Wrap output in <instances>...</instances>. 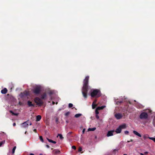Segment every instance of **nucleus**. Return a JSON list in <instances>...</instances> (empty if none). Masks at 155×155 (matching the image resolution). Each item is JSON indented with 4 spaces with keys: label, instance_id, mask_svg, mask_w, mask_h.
I'll return each instance as SVG.
<instances>
[{
    "label": "nucleus",
    "instance_id": "20",
    "mask_svg": "<svg viewBox=\"0 0 155 155\" xmlns=\"http://www.w3.org/2000/svg\"><path fill=\"white\" fill-rule=\"evenodd\" d=\"M13 115H14L15 116H17L18 114L17 113H14L13 111L11 110L9 111Z\"/></svg>",
    "mask_w": 155,
    "mask_h": 155
},
{
    "label": "nucleus",
    "instance_id": "33",
    "mask_svg": "<svg viewBox=\"0 0 155 155\" xmlns=\"http://www.w3.org/2000/svg\"><path fill=\"white\" fill-rule=\"evenodd\" d=\"M48 93L49 95H51L53 94V92L51 91H50L49 92H48Z\"/></svg>",
    "mask_w": 155,
    "mask_h": 155
},
{
    "label": "nucleus",
    "instance_id": "5",
    "mask_svg": "<svg viewBox=\"0 0 155 155\" xmlns=\"http://www.w3.org/2000/svg\"><path fill=\"white\" fill-rule=\"evenodd\" d=\"M139 117L141 119H147L148 117V114L147 113L143 112L141 113Z\"/></svg>",
    "mask_w": 155,
    "mask_h": 155
},
{
    "label": "nucleus",
    "instance_id": "2",
    "mask_svg": "<svg viewBox=\"0 0 155 155\" xmlns=\"http://www.w3.org/2000/svg\"><path fill=\"white\" fill-rule=\"evenodd\" d=\"M100 91L98 89L94 90L91 93V96L92 97L97 98L101 96Z\"/></svg>",
    "mask_w": 155,
    "mask_h": 155
},
{
    "label": "nucleus",
    "instance_id": "46",
    "mask_svg": "<svg viewBox=\"0 0 155 155\" xmlns=\"http://www.w3.org/2000/svg\"><path fill=\"white\" fill-rule=\"evenodd\" d=\"M140 155H144L143 153H140Z\"/></svg>",
    "mask_w": 155,
    "mask_h": 155
},
{
    "label": "nucleus",
    "instance_id": "13",
    "mask_svg": "<svg viewBox=\"0 0 155 155\" xmlns=\"http://www.w3.org/2000/svg\"><path fill=\"white\" fill-rule=\"evenodd\" d=\"M133 133L135 135L138 136L139 137H141V135L138 132H137V131L135 130H134L133 131Z\"/></svg>",
    "mask_w": 155,
    "mask_h": 155
},
{
    "label": "nucleus",
    "instance_id": "34",
    "mask_svg": "<svg viewBox=\"0 0 155 155\" xmlns=\"http://www.w3.org/2000/svg\"><path fill=\"white\" fill-rule=\"evenodd\" d=\"M82 150V148L81 147H79V148H78V151L79 152H81Z\"/></svg>",
    "mask_w": 155,
    "mask_h": 155
},
{
    "label": "nucleus",
    "instance_id": "3",
    "mask_svg": "<svg viewBox=\"0 0 155 155\" xmlns=\"http://www.w3.org/2000/svg\"><path fill=\"white\" fill-rule=\"evenodd\" d=\"M127 127L126 125L124 124L119 126V127L116 130L115 132L117 134L120 133L122 129H125Z\"/></svg>",
    "mask_w": 155,
    "mask_h": 155
},
{
    "label": "nucleus",
    "instance_id": "14",
    "mask_svg": "<svg viewBox=\"0 0 155 155\" xmlns=\"http://www.w3.org/2000/svg\"><path fill=\"white\" fill-rule=\"evenodd\" d=\"M28 105L29 107H34V105L32 104L31 102L30 101H28Z\"/></svg>",
    "mask_w": 155,
    "mask_h": 155
},
{
    "label": "nucleus",
    "instance_id": "16",
    "mask_svg": "<svg viewBox=\"0 0 155 155\" xmlns=\"http://www.w3.org/2000/svg\"><path fill=\"white\" fill-rule=\"evenodd\" d=\"M53 152L55 154H59L60 153V151L57 150H54L53 151Z\"/></svg>",
    "mask_w": 155,
    "mask_h": 155
},
{
    "label": "nucleus",
    "instance_id": "35",
    "mask_svg": "<svg viewBox=\"0 0 155 155\" xmlns=\"http://www.w3.org/2000/svg\"><path fill=\"white\" fill-rule=\"evenodd\" d=\"M153 126L155 127V120H153Z\"/></svg>",
    "mask_w": 155,
    "mask_h": 155
},
{
    "label": "nucleus",
    "instance_id": "12",
    "mask_svg": "<svg viewBox=\"0 0 155 155\" xmlns=\"http://www.w3.org/2000/svg\"><path fill=\"white\" fill-rule=\"evenodd\" d=\"M8 91L7 89L6 88H5L4 89L2 90L1 91V92L2 94H6Z\"/></svg>",
    "mask_w": 155,
    "mask_h": 155
},
{
    "label": "nucleus",
    "instance_id": "27",
    "mask_svg": "<svg viewBox=\"0 0 155 155\" xmlns=\"http://www.w3.org/2000/svg\"><path fill=\"white\" fill-rule=\"evenodd\" d=\"M5 140H4L0 142V147L3 144L5 143Z\"/></svg>",
    "mask_w": 155,
    "mask_h": 155
},
{
    "label": "nucleus",
    "instance_id": "44",
    "mask_svg": "<svg viewBox=\"0 0 155 155\" xmlns=\"http://www.w3.org/2000/svg\"><path fill=\"white\" fill-rule=\"evenodd\" d=\"M133 140L132 139H130V142H132L133 141Z\"/></svg>",
    "mask_w": 155,
    "mask_h": 155
},
{
    "label": "nucleus",
    "instance_id": "18",
    "mask_svg": "<svg viewBox=\"0 0 155 155\" xmlns=\"http://www.w3.org/2000/svg\"><path fill=\"white\" fill-rule=\"evenodd\" d=\"M105 106H102L101 107H97V109L98 110H101L103 109L104 107Z\"/></svg>",
    "mask_w": 155,
    "mask_h": 155
},
{
    "label": "nucleus",
    "instance_id": "10",
    "mask_svg": "<svg viewBox=\"0 0 155 155\" xmlns=\"http://www.w3.org/2000/svg\"><path fill=\"white\" fill-rule=\"evenodd\" d=\"M115 117L118 120L121 119L122 117V116L121 114L118 113L115 114Z\"/></svg>",
    "mask_w": 155,
    "mask_h": 155
},
{
    "label": "nucleus",
    "instance_id": "42",
    "mask_svg": "<svg viewBox=\"0 0 155 155\" xmlns=\"http://www.w3.org/2000/svg\"><path fill=\"white\" fill-rule=\"evenodd\" d=\"M13 126H15V125H16V124H15V123H13Z\"/></svg>",
    "mask_w": 155,
    "mask_h": 155
},
{
    "label": "nucleus",
    "instance_id": "36",
    "mask_svg": "<svg viewBox=\"0 0 155 155\" xmlns=\"http://www.w3.org/2000/svg\"><path fill=\"white\" fill-rule=\"evenodd\" d=\"M124 133L126 134H128L129 133V131L127 130L125 131H124Z\"/></svg>",
    "mask_w": 155,
    "mask_h": 155
},
{
    "label": "nucleus",
    "instance_id": "40",
    "mask_svg": "<svg viewBox=\"0 0 155 155\" xmlns=\"http://www.w3.org/2000/svg\"><path fill=\"white\" fill-rule=\"evenodd\" d=\"M33 131L36 133H37V130L36 129H34L33 130Z\"/></svg>",
    "mask_w": 155,
    "mask_h": 155
},
{
    "label": "nucleus",
    "instance_id": "29",
    "mask_svg": "<svg viewBox=\"0 0 155 155\" xmlns=\"http://www.w3.org/2000/svg\"><path fill=\"white\" fill-rule=\"evenodd\" d=\"M99 110L97 109V108L95 110V114H98L99 113V112H98Z\"/></svg>",
    "mask_w": 155,
    "mask_h": 155
},
{
    "label": "nucleus",
    "instance_id": "6",
    "mask_svg": "<svg viewBox=\"0 0 155 155\" xmlns=\"http://www.w3.org/2000/svg\"><path fill=\"white\" fill-rule=\"evenodd\" d=\"M29 124L30 125H32L31 123L29 120H28L21 124V126L23 128H27Z\"/></svg>",
    "mask_w": 155,
    "mask_h": 155
},
{
    "label": "nucleus",
    "instance_id": "4",
    "mask_svg": "<svg viewBox=\"0 0 155 155\" xmlns=\"http://www.w3.org/2000/svg\"><path fill=\"white\" fill-rule=\"evenodd\" d=\"M34 101L36 104L39 106H41L43 104V101L38 97L35 98L34 99Z\"/></svg>",
    "mask_w": 155,
    "mask_h": 155
},
{
    "label": "nucleus",
    "instance_id": "17",
    "mask_svg": "<svg viewBox=\"0 0 155 155\" xmlns=\"http://www.w3.org/2000/svg\"><path fill=\"white\" fill-rule=\"evenodd\" d=\"M47 139L48 140V141L52 143H54V144H55L56 143V141H53L51 140L50 139L48 138H47Z\"/></svg>",
    "mask_w": 155,
    "mask_h": 155
},
{
    "label": "nucleus",
    "instance_id": "54",
    "mask_svg": "<svg viewBox=\"0 0 155 155\" xmlns=\"http://www.w3.org/2000/svg\"><path fill=\"white\" fill-rule=\"evenodd\" d=\"M26 132H26H26H25V134H26Z\"/></svg>",
    "mask_w": 155,
    "mask_h": 155
},
{
    "label": "nucleus",
    "instance_id": "43",
    "mask_svg": "<svg viewBox=\"0 0 155 155\" xmlns=\"http://www.w3.org/2000/svg\"><path fill=\"white\" fill-rule=\"evenodd\" d=\"M46 147L48 148H49L50 147L48 145H46Z\"/></svg>",
    "mask_w": 155,
    "mask_h": 155
},
{
    "label": "nucleus",
    "instance_id": "31",
    "mask_svg": "<svg viewBox=\"0 0 155 155\" xmlns=\"http://www.w3.org/2000/svg\"><path fill=\"white\" fill-rule=\"evenodd\" d=\"M39 138H40V140H41V142H43L44 141L43 137L41 136H40Z\"/></svg>",
    "mask_w": 155,
    "mask_h": 155
},
{
    "label": "nucleus",
    "instance_id": "19",
    "mask_svg": "<svg viewBox=\"0 0 155 155\" xmlns=\"http://www.w3.org/2000/svg\"><path fill=\"white\" fill-rule=\"evenodd\" d=\"M96 129V127H93L92 128H89L88 129V130L90 131H93L95 130Z\"/></svg>",
    "mask_w": 155,
    "mask_h": 155
},
{
    "label": "nucleus",
    "instance_id": "39",
    "mask_svg": "<svg viewBox=\"0 0 155 155\" xmlns=\"http://www.w3.org/2000/svg\"><path fill=\"white\" fill-rule=\"evenodd\" d=\"M72 133V132H69L68 133V135H70Z\"/></svg>",
    "mask_w": 155,
    "mask_h": 155
},
{
    "label": "nucleus",
    "instance_id": "28",
    "mask_svg": "<svg viewBox=\"0 0 155 155\" xmlns=\"http://www.w3.org/2000/svg\"><path fill=\"white\" fill-rule=\"evenodd\" d=\"M118 150V149H114L113 150V153L114 154H115L116 153V151H117Z\"/></svg>",
    "mask_w": 155,
    "mask_h": 155
},
{
    "label": "nucleus",
    "instance_id": "9",
    "mask_svg": "<svg viewBox=\"0 0 155 155\" xmlns=\"http://www.w3.org/2000/svg\"><path fill=\"white\" fill-rule=\"evenodd\" d=\"M114 130H111L108 131L107 132V137H109L110 136H112L113 135V133L114 132Z\"/></svg>",
    "mask_w": 155,
    "mask_h": 155
},
{
    "label": "nucleus",
    "instance_id": "30",
    "mask_svg": "<svg viewBox=\"0 0 155 155\" xmlns=\"http://www.w3.org/2000/svg\"><path fill=\"white\" fill-rule=\"evenodd\" d=\"M73 106V105L72 104L70 103L68 104V107L69 108H71Z\"/></svg>",
    "mask_w": 155,
    "mask_h": 155
},
{
    "label": "nucleus",
    "instance_id": "1",
    "mask_svg": "<svg viewBox=\"0 0 155 155\" xmlns=\"http://www.w3.org/2000/svg\"><path fill=\"white\" fill-rule=\"evenodd\" d=\"M89 77L86 76L84 80L83 87L82 88V92L83 97L85 98L87 97V92L88 90V84Z\"/></svg>",
    "mask_w": 155,
    "mask_h": 155
},
{
    "label": "nucleus",
    "instance_id": "21",
    "mask_svg": "<svg viewBox=\"0 0 155 155\" xmlns=\"http://www.w3.org/2000/svg\"><path fill=\"white\" fill-rule=\"evenodd\" d=\"M58 136L60 138L61 140H62L64 138V137H63L62 135L61 134H58L57 137H58Z\"/></svg>",
    "mask_w": 155,
    "mask_h": 155
},
{
    "label": "nucleus",
    "instance_id": "15",
    "mask_svg": "<svg viewBox=\"0 0 155 155\" xmlns=\"http://www.w3.org/2000/svg\"><path fill=\"white\" fill-rule=\"evenodd\" d=\"M41 117L40 115H38L36 116V120L37 121H39L41 119Z\"/></svg>",
    "mask_w": 155,
    "mask_h": 155
},
{
    "label": "nucleus",
    "instance_id": "23",
    "mask_svg": "<svg viewBox=\"0 0 155 155\" xmlns=\"http://www.w3.org/2000/svg\"><path fill=\"white\" fill-rule=\"evenodd\" d=\"M16 146H15L13 147V148L12 150V153L14 154L15 153V150L16 149Z\"/></svg>",
    "mask_w": 155,
    "mask_h": 155
},
{
    "label": "nucleus",
    "instance_id": "50",
    "mask_svg": "<svg viewBox=\"0 0 155 155\" xmlns=\"http://www.w3.org/2000/svg\"><path fill=\"white\" fill-rule=\"evenodd\" d=\"M96 101V100H95V101H94V103H95Z\"/></svg>",
    "mask_w": 155,
    "mask_h": 155
},
{
    "label": "nucleus",
    "instance_id": "51",
    "mask_svg": "<svg viewBox=\"0 0 155 155\" xmlns=\"http://www.w3.org/2000/svg\"><path fill=\"white\" fill-rule=\"evenodd\" d=\"M130 142V141L128 140V141H127V143H129Z\"/></svg>",
    "mask_w": 155,
    "mask_h": 155
},
{
    "label": "nucleus",
    "instance_id": "53",
    "mask_svg": "<svg viewBox=\"0 0 155 155\" xmlns=\"http://www.w3.org/2000/svg\"><path fill=\"white\" fill-rule=\"evenodd\" d=\"M123 155H127L126 154H124Z\"/></svg>",
    "mask_w": 155,
    "mask_h": 155
},
{
    "label": "nucleus",
    "instance_id": "48",
    "mask_svg": "<svg viewBox=\"0 0 155 155\" xmlns=\"http://www.w3.org/2000/svg\"><path fill=\"white\" fill-rule=\"evenodd\" d=\"M143 137H144V139H146V137H145V136H144Z\"/></svg>",
    "mask_w": 155,
    "mask_h": 155
},
{
    "label": "nucleus",
    "instance_id": "32",
    "mask_svg": "<svg viewBox=\"0 0 155 155\" xmlns=\"http://www.w3.org/2000/svg\"><path fill=\"white\" fill-rule=\"evenodd\" d=\"M70 113V112H69V111L68 112L65 114V115L66 116H68L69 115Z\"/></svg>",
    "mask_w": 155,
    "mask_h": 155
},
{
    "label": "nucleus",
    "instance_id": "41",
    "mask_svg": "<svg viewBox=\"0 0 155 155\" xmlns=\"http://www.w3.org/2000/svg\"><path fill=\"white\" fill-rule=\"evenodd\" d=\"M148 153V152H145L144 153L145 154H147Z\"/></svg>",
    "mask_w": 155,
    "mask_h": 155
},
{
    "label": "nucleus",
    "instance_id": "47",
    "mask_svg": "<svg viewBox=\"0 0 155 155\" xmlns=\"http://www.w3.org/2000/svg\"><path fill=\"white\" fill-rule=\"evenodd\" d=\"M84 130H85V129H84L83 130V133H84Z\"/></svg>",
    "mask_w": 155,
    "mask_h": 155
},
{
    "label": "nucleus",
    "instance_id": "24",
    "mask_svg": "<svg viewBox=\"0 0 155 155\" xmlns=\"http://www.w3.org/2000/svg\"><path fill=\"white\" fill-rule=\"evenodd\" d=\"M122 102V101H116V104L117 105H120Z\"/></svg>",
    "mask_w": 155,
    "mask_h": 155
},
{
    "label": "nucleus",
    "instance_id": "26",
    "mask_svg": "<svg viewBox=\"0 0 155 155\" xmlns=\"http://www.w3.org/2000/svg\"><path fill=\"white\" fill-rule=\"evenodd\" d=\"M150 139L153 140L154 142H155V137H148Z\"/></svg>",
    "mask_w": 155,
    "mask_h": 155
},
{
    "label": "nucleus",
    "instance_id": "25",
    "mask_svg": "<svg viewBox=\"0 0 155 155\" xmlns=\"http://www.w3.org/2000/svg\"><path fill=\"white\" fill-rule=\"evenodd\" d=\"M97 106V105L94 104V102H93L92 104V107L93 109L95 108Z\"/></svg>",
    "mask_w": 155,
    "mask_h": 155
},
{
    "label": "nucleus",
    "instance_id": "37",
    "mask_svg": "<svg viewBox=\"0 0 155 155\" xmlns=\"http://www.w3.org/2000/svg\"><path fill=\"white\" fill-rule=\"evenodd\" d=\"M72 149H74V150H75L76 149V147L75 146H73L72 147Z\"/></svg>",
    "mask_w": 155,
    "mask_h": 155
},
{
    "label": "nucleus",
    "instance_id": "45",
    "mask_svg": "<svg viewBox=\"0 0 155 155\" xmlns=\"http://www.w3.org/2000/svg\"><path fill=\"white\" fill-rule=\"evenodd\" d=\"M30 155H34V154L33 153H31L30 154Z\"/></svg>",
    "mask_w": 155,
    "mask_h": 155
},
{
    "label": "nucleus",
    "instance_id": "49",
    "mask_svg": "<svg viewBox=\"0 0 155 155\" xmlns=\"http://www.w3.org/2000/svg\"><path fill=\"white\" fill-rule=\"evenodd\" d=\"M56 122H58V119H56Z\"/></svg>",
    "mask_w": 155,
    "mask_h": 155
},
{
    "label": "nucleus",
    "instance_id": "7",
    "mask_svg": "<svg viewBox=\"0 0 155 155\" xmlns=\"http://www.w3.org/2000/svg\"><path fill=\"white\" fill-rule=\"evenodd\" d=\"M41 91V88L39 87H36L33 91V92L36 94H39L40 93Z\"/></svg>",
    "mask_w": 155,
    "mask_h": 155
},
{
    "label": "nucleus",
    "instance_id": "55",
    "mask_svg": "<svg viewBox=\"0 0 155 155\" xmlns=\"http://www.w3.org/2000/svg\"><path fill=\"white\" fill-rule=\"evenodd\" d=\"M40 155H42V154H40Z\"/></svg>",
    "mask_w": 155,
    "mask_h": 155
},
{
    "label": "nucleus",
    "instance_id": "52",
    "mask_svg": "<svg viewBox=\"0 0 155 155\" xmlns=\"http://www.w3.org/2000/svg\"><path fill=\"white\" fill-rule=\"evenodd\" d=\"M53 104H54V103L53 101Z\"/></svg>",
    "mask_w": 155,
    "mask_h": 155
},
{
    "label": "nucleus",
    "instance_id": "8",
    "mask_svg": "<svg viewBox=\"0 0 155 155\" xmlns=\"http://www.w3.org/2000/svg\"><path fill=\"white\" fill-rule=\"evenodd\" d=\"M29 93L28 91H25L23 92H21L20 94V96L21 98H23L29 95Z\"/></svg>",
    "mask_w": 155,
    "mask_h": 155
},
{
    "label": "nucleus",
    "instance_id": "22",
    "mask_svg": "<svg viewBox=\"0 0 155 155\" xmlns=\"http://www.w3.org/2000/svg\"><path fill=\"white\" fill-rule=\"evenodd\" d=\"M82 115L81 114H75L74 116V117L76 118H78Z\"/></svg>",
    "mask_w": 155,
    "mask_h": 155
},
{
    "label": "nucleus",
    "instance_id": "38",
    "mask_svg": "<svg viewBox=\"0 0 155 155\" xmlns=\"http://www.w3.org/2000/svg\"><path fill=\"white\" fill-rule=\"evenodd\" d=\"M96 117L97 119H98L99 118V117L98 115V114H96Z\"/></svg>",
    "mask_w": 155,
    "mask_h": 155
},
{
    "label": "nucleus",
    "instance_id": "11",
    "mask_svg": "<svg viewBox=\"0 0 155 155\" xmlns=\"http://www.w3.org/2000/svg\"><path fill=\"white\" fill-rule=\"evenodd\" d=\"M47 95L46 93H43L41 96V98L42 99H45L46 98Z\"/></svg>",
    "mask_w": 155,
    "mask_h": 155
}]
</instances>
